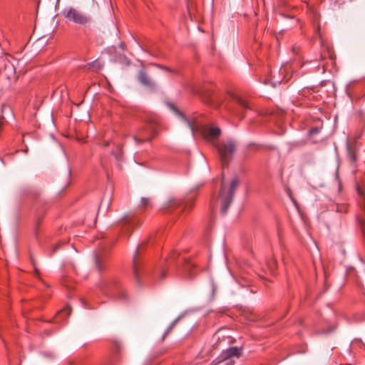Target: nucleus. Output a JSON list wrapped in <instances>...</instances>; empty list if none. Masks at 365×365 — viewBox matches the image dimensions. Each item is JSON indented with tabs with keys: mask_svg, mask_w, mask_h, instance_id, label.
<instances>
[{
	"mask_svg": "<svg viewBox=\"0 0 365 365\" xmlns=\"http://www.w3.org/2000/svg\"><path fill=\"white\" fill-rule=\"evenodd\" d=\"M347 206L346 205H337L336 211L340 212H346Z\"/></svg>",
	"mask_w": 365,
	"mask_h": 365,
	"instance_id": "obj_16",
	"label": "nucleus"
},
{
	"mask_svg": "<svg viewBox=\"0 0 365 365\" xmlns=\"http://www.w3.org/2000/svg\"><path fill=\"white\" fill-rule=\"evenodd\" d=\"M352 93H347V94H348V96H349V98H350L352 101H354V97L351 95Z\"/></svg>",
	"mask_w": 365,
	"mask_h": 365,
	"instance_id": "obj_19",
	"label": "nucleus"
},
{
	"mask_svg": "<svg viewBox=\"0 0 365 365\" xmlns=\"http://www.w3.org/2000/svg\"><path fill=\"white\" fill-rule=\"evenodd\" d=\"M195 199V194L190 193L187 197L186 199L182 200H171L168 202V209H175L179 207H182V209L184 210H191L194 200Z\"/></svg>",
	"mask_w": 365,
	"mask_h": 365,
	"instance_id": "obj_7",
	"label": "nucleus"
},
{
	"mask_svg": "<svg viewBox=\"0 0 365 365\" xmlns=\"http://www.w3.org/2000/svg\"><path fill=\"white\" fill-rule=\"evenodd\" d=\"M195 264L190 261L185 262V264L183 265L184 270L187 272L190 277L194 274L192 270L195 269Z\"/></svg>",
	"mask_w": 365,
	"mask_h": 365,
	"instance_id": "obj_13",
	"label": "nucleus"
},
{
	"mask_svg": "<svg viewBox=\"0 0 365 365\" xmlns=\"http://www.w3.org/2000/svg\"><path fill=\"white\" fill-rule=\"evenodd\" d=\"M238 184L239 179L237 177H234L229 185L226 184L225 180L222 179L219 195L211 202L212 209L214 210L219 207L222 213H225L232 202L234 191Z\"/></svg>",
	"mask_w": 365,
	"mask_h": 365,
	"instance_id": "obj_1",
	"label": "nucleus"
},
{
	"mask_svg": "<svg viewBox=\"0 0 365 365\" xmlns=\"http://www.w3.org/2000/svg\"><path fill=\"white\" fill-rule=\"evenodd\" d=\"M242 355V349L237 346L230 347L221 352V354L215 358L210 365H219L225 363V365H234V359H238Z\"/></svg>",
	"mask_w": 365,
	"mask_h": 365,
	"instance_id": "obj_3",
	"label": "nucleus"
},
{
	"mask_svg": "<svg viewBox=\"0 0 365 365\" xmlns=\"http://www.w3.org/2000/svg\"><path fill=\"white\" fill-rule=\"evenodd\" d=\"M110 143L108 141H105V143H103V146L104 147H108Z\"/></svg>",
	"mask_w": 365,
	"mask_h": 365,
	"instance_id": "obj_20",
	"label": "nucleus"
},
{
	"mask_svg": "<svg viewBox=\"0 0 365 365\" xmlns=\"http://www.w3.org/2000/svg\"><path fill=\"white\" fill-rule=\"evenodd\" d=\"M138 251L136 250L135 253L133 256V270L134 276L137 281H138L139 272H140V264L138 262Z\"/></svg>",
	"mask_w": 365,
	"mask_h": 365,
	"instance_id": "obj_11",
	"label": "nucleus"
},
{
	"mask_svg": "<svg viewBox=\"0 0 365 365\" xmlns=\"http://www.w3.org/2000/svg\"><path fill=\"white\" fill-rule=\"evenodd\" d=\"M138 81L142 86L147 88L155 89L156 88L155 82L144 69L139 71L138 74Z\"/></svg>",
	"mask_w": 365,
	"mask_h": 365,
	"instance_id": "obj_9",
	"label": "nucleus"
},
{
	"mask_svg": "<svg viewBox=\"0 0 365 365\" xmlns=\"http://www.w3.org/2000/svg\"><path fill=\"white\" fill-rule=\"evenodd\" d=\"M217 149L222 165L224 168L228 165L230 160L234 154L236 144L233 140H227L215 144Z\"/></svg>",
	"mask_w": 365,
	"mask_h": 365,
	"instance_id": "obj_4",
	"label": "nucleus"
},
{
	"mask_svg": "<svg viewBox=\"0 0 365 365\" xmlns=\"http://www.w3.org/2000/svg\"><path fill=\"white\" fill-rule=\"evenodd\" d=\"M150 205V201L148 198L143 197L140 202V206L145 208Z\"/></svg>",
	"mask_w": 365,
	"mask_h": 365,
	"instance_id": "obj_15",
	"label": "nucleus"
},
{
	"mask_svg": "<svg viewBox=\"0 0 365 365\" xmlns=\"http://www.w3.org/2000/svg\"><path fill=\"white\" fill-rule=\"evenodd\" d=\"M168 106L172 109L173 111H175L178 115H180L183 121L187 125V126L190 128L192 132L193 133L194 130L197 128V125L195 121H190L182 113H180L179 110H178L174 105L172 103H168Z\"/></svg>",
	"mask_w": 365,
	"mask_h": 365,
	"instance_id": "obj_10",
	"label": "nucleus"
},
{
	"mask_svg": "<svg viewBox=\"0 0 365 365\" xmlns=\"http://www.w3.org/2000/svg\"><path fill=\"white\" fill-rule=\"evenodd\" d=\"M158 123L150 122L141 128L133 137L137 143L150 141L157 134Z\"/></svg>",
	"mask_w": 365,
	"mask_h": 365,
	"instance_id": "obj_5",
	"label": "nucleus"
},
{
	"mask_svg": "<svg viewBox=\"0 0 365 365\" xmlns=\"http://www.w3.org/2000/svg\"><path fill=\"white\" fill-rule=\"evenodd\" d=\"M63 16L69 21L79 25L85 26L90 21V18L81 11L69 7L63 11Z\"/></svg>",
	"mask_w": 365,
	"mask_h": 365,
	"instance_id": "obj_6",
	"label": "nucleus"
},
{
	"mask_svg": "<svg viewBox=\"0 0 365 365\" xmlns=\"http://www.w3.org/2000/svg\"><path fill=\"white\" fill-rule=\"evenodd\" d=\"M319 132V129L317 128H314L310 130L309 135H312L315 133H317Z\"/></svg>",
	"mask_w": 365,
	"mask_h": 365,
	"instance_id": "obj_18",
	"label": "nucleus"
},
{
	"mask_svg": "<svg viewBox=\"0 0 365 365\" xmlns=\"http://www.w3.org/2000/svg\"><path fill=\"white\" fill-rule=\"evenodd\" d=\"M232 98L239 105H240L243 108H249L248 101L246 99L242 98V97H240L238 95H237L235 93H233Z\"/></svg>",
	"mask_w": 365,
	"mask_h": 365,
	"instance_id": "obj_12",
	"label": "nucleus"
},
{
	"mask_svg": "<svg viewBox=\"0 0 365 365\" xmlns=\"http://www.w3.org/2000/svg\"><path fill=\"white\" fill-rule=\"evenodd\" d=\"M96 266H97V267H98L99 271H101L103 269V267L101 264V262H100V260H99L98 257L96 258Z\"/></svg>",
	"mask_w": 365,
	"mask_h": 365,
	"instance_id": "obj_17",
	"label": "nucleus"
},
{
	"mask_svg": "<svg viewBox=\"0 0 365 365\" xmlns=\"http://www.w3.org/2000/svg\"><path fill=\"white\" fill-rule=\"evenodd\" d=\"M202 134L204 138L212 142L215 145L217 144L215 140L221 134V130L218 127L213 125H206L202 128Z\"/></svg>",
	"mask_w": 365,
	"mask_h": 365,
	"instance_id": "obj_8",
	"label": "nucleus"
},
{
	"mask_svg": "<svg viewBox=\"0 0 365 365\" xmlns=\"http://www.w3.org/2000/svg\"><path fill=\"white\" fill-rule=\"evenodd\" d=\"M16 60L11 56L4 55L0 56V77L7 79L9 81L16 80L15 63Z\"/></svg>",
	"mask_w": 365,
	"mask_h": 365,
	"instance_id": "obj_2",
	"label": "nucleus"
},
{
	"mask_svg": "<svg viewBox=\"0 0 365 365\" xmlns=\"http://www.w3.org/2000/svg\"><path fill=\"white\" fill-rule=\"evenodd\" d=\"M70 313H71V309H70V307H67L65 309L61 310L57 314V317H60L61 315H64V314L68 317L70 314Z\"/></svg>",
	"mask_w": 365,
	"mask_h": 365,
	"instance_id": "obj_14",
	"label": "nucleus"
}]
</instances>
